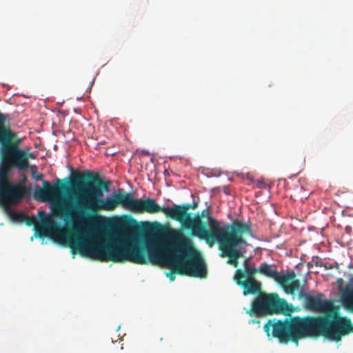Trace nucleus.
I'll use <instances>...</instances> for the list:
<instances>
[{
  "instance_id": "1",
  "label": "nucleus",
  "mask_w": 353,
  "mask_h": 353,
  "mask_svg": "<svg viewBox=\"0 0 353 353\" xmlns=\"http://www.w3.org/2000/svg\"><path fill=\"white\" fill-rule=\"evenodd\" d=\"M69 178L57 179L52 185L46 180L42 182L43 188L37 187L34 198L41 202L52 201L54 212L62 217L67 223H81L91 221L99 211H113L119 205L134 213H142V199H134L133 194L118 189L111 196L105 199L95 198L88 193L78 194L72 199L61 197V193L68 190Z\"/></svg>"
},
{
  "instance_id": "2",
  "label": "nucleus",
  "mask_w": 353,
  "mask_h": 353,
  "mask_svg": "<svg viewBox=\"0 0 353 353\" xmlns=\"http://www.w3.org/2000/svg\"><path fill=\"white\" fill-rule=\"evenodd\" d=\"M172 244L165 248L153 245L140 246L137 244H126L105 241L97 260L102 262L113 261L124 263L130 261L135 264L161 265L168 267L170 272L166 274L170 281H174L180 263L174 251Z\"/></svg>"
},
{
  "instance_id": "3",
  "label": "nucleus",
  "mask_w": 353,
  "mask_h": 353,
  "mask_svg": "<svg viewBox=\"0 0 353 353\" xmlns=\"http://www.w3.org/2000/svg\"><path fill=\"white\" fill-rule=\"evenodd\" d=\"M39 214L40 223L34 216L26 215L23 221L28 226L35 225L37 235L58 239L61 244L72 248L73 254L78 252L83 257L98 259L105 241L84 238L76 228L66 232L44 211H40Z\"/></svg>"
},
{
  "instance_id": "4",
  "label": "nucleus",
  "mask_w": 353,
  "mask_h": 353,
  "mask_svg": "<svg viewBox=\"0 0 353 353\" xmlns=\"http://www.w3.org/2000/svg\"><path fill=\"white\" fill-rule=\"evenodd\" d=\"M210 228L213 231L211 240H205L210 246L217 241L219 243V248L221 251V257H228L227 263L235 268L239 265V259L243 256V252L238 249L243 245H246L247 241L244 236L252 234V223L250 221L245 223L239 219H234L231 223L223 227L220 226V223L213 217H209Z\"/></svg>"
},
{
  "instance_id": "5",
  "label": "nucleus",
  "mask_w": 353,
  "mask_h": 353,
  "mask_svg": "<svg viewBox=\"0 0 353 353\" xmlns=\"http://www.w3.org/2000/svg\"><path fill=\"white\" fill-rule=\"evenodd\" d=\"M197 205L194 203L193 205L185 203L174 204L172 207H161L155 199L146 198L142 199V213L163 212L167 217L179 222L183 230H190L191 236H196L202 240H212L213 231L210 228L208 229L206 222L200 220L199 217H192V213L189 212L190 209H196Z\"/></svg>"
},
{
  "instance_id": "6",
  "label": "nucleus",
  "mask_w": 353,
  "mask_h": 353,
  "mask_svg": "<svg viewBox=\"0 0 353 353\" xmlns=\"http://www.w3.org/2000/svg\"><path fill=\"white\" fill-rule=\"evenodd\" d=\"M168 239L172 242V251L177 256L181 267L177 270L179 275L206 278V264L201 256L194 249L192 240L180 230H171Z\"/></svg>"
},
{
  "instance_id": "7",
  "label": "nucleus",
  "mask_w": 353,
  "mask_h": 353,
  "mask_svg": "<svg viewBox=\"0 0 353 353\" xmlns=\"http://www.w3.org/2000/svg\"><path fill=\"white\" fill-rule=\"evenodd\" d=\"M311 337L323 336L339 341L343 336L353 332V324L346 316H341L333 307L323 316H310Z\"/></svg>"
},
{
  "instance_id": "8",
  "label": "nucleus",
  "mask_w": 353,
  "mask_h": 353,
  "mask_svg": "<svg viewBox=\"0 0 353 353\" xmlns=\"http://www.w3.org/2000/svg\"><path fill=\"white\" fill-rule=\"evenodd\" d=\"M268 336L272 335L281 343L293 341L298 344L301 339L311 337L310 316H296L283 321L269 320L263 327Z\"/></svg>"
},
{
  "instance_id": "9",
  "label": "nucleus",
  "mask_w": 353,
  "mask_h": 353,
  "mask_svg": "<svg viewBox=\"0 0 353 353\" xmlns=\"http://www.w3.org/2000/svg\"><path fill=\"white\" fill-rule=\"evenodd\" d=\"M1 163L0 165V205L4 207L19 203L23 199L27 197L30 190L24 185L27 180L24 176L22 181L11 183L8 181V174L11 168L18 169V165L12 157L1 154Z\"/></svg>"
},
{
  "instance_id": "10",
  "label": "nucleus",
  "mask_w": 353,
  "mask_h": 353,
  "mask_svg": "<svg viewBox=\"0 0 353 353\" xmlns=\"http://www.w3.org/2000/svg\"><path fill=\"white\" fill-rule=\"evenodd\" d=\"M292 305H289L285 299L279 297L276 293H260L252 303V307L249 312L258 316L285 314L292 311Z\"/></svg>"
},
{
  "instance_id": "11",
  "label": "nucleus",
  "mask_w": 353,
  "mask_h": 353,
  "mask_svg": "<svg viewBox=\"0 0 353 353\" xmlns=\"http://www.w3.org/2000/svg\"><path fill=\"white\" fill-rule=\"evenodd\" d=\"M72 183L79 188L83 193H88L95 198H101L103 192H108L110 181L104 180L99 173L85 170L83 173L75 172Z\"/></svg>"
},
{
  "instance_id": "12",
  "label": "nucleus",
  "mask_w": 353,
  "mask_h": 353,
  "mask_svg": "<svg viewBox=\"0 0 353 353\" xmlns=\"http://www.w3.org/2000/svg\"><path fill=\"white\" fill-rule=\"evenodd\" d=\"M6 119V116L0 112L1 154H4L14 159L22 150L20 148V145L23 139L19 137L17 133L13 132L9 125H5Z\"/></svg>"
},
{
  "instance_id": "13",
  "label": "nucleus",
  "mask_w": 353,
  "mask_h": 353,
  "mask_svg": "<svg viewBox=\"0 0 353 353\" xmlns=\"http://www.w3.org/2000/svg\"><path fill=\"white\" fill-rule=\"evenodd\" d=\"M299 298L304 299V307L310 311L325 312V314L333 307L330 301L323 300V294L321 293L313 296L310 293H305L301 290L299 292Z\"/></svg>"
},
{
  "instance_id": "14",
  "label": "nucleus",
  "mask_w": 353,
  "mask_h": 353,
  "mask_svg": "<svg viewBox=\"0 0 353 353\" xmlns=\"http://www.w3.org/2000/svg\"><path fill=\"white\" fill-rule=\"evenodd\" d=\"M275 281L288 294L294 295L301 286V282L296 279V274L294 271L286 274L279 272Z\"/></svg>"
},
{
  "instance_id": "15",
  "label": "nucleus",
  "mask_w": 353,
  "mask_h": 353,
  "mask_svg": "<svg viewBox=\"0 0 353 353\" xmlns=\"http://www.w3.org/2000/svg\"><path fill=\"white\" fill-rule=\"evenodd\" d=\"M234 281L243 289L245 296L249 294H260L261 283L255 279H234Z\"/></svg>"
},
{
  "instance_id": "16",
  "label": "nucleus",
  "mask_w": 353,
  "mask_h": 353,
  "mask_svg": "<svg viewBox=\"0 0 353 353\" xmlns=\"http://www.w3.org/2000/svg\"><path fill=\"white\" fill-rule=\"evenodd\" d=\"M35 158L36 155L33 152H28L22 150L14 159L16 161V163L18 165V170L25 171L29 167L28 160L30 159H34Z\"/></svg>"
},
{
  "instance_id": "17",
  "label": "nucleus",
  "mask_w": 353,
  "mask_h": 353,
  "mask_svg": "<svg viewBox=\"0 0 353 353\" xmlns=\"http://www.w3.org/2000/svg\"><path fill=\"white\" fill-rule=\"evenodd\" d=\"M245 270L237 269L235 272L234 279H255L254 275L259 272L258 268L248 266V261L244 263Z\"/></svg>"
},
{
  "instance_id": "18",
  "label": "nucleus",
  "mask_w": 353,
  "mask_h": 353,
  "mask_svg": "<svg viewBox=\"0 0 353 353\" xmlns=\"http://www.w3.org/2000/svg\"><path fill=\"white\" fill-rule=\"evenodd\" d=\"M259 273L265 276L268 278L276 280L279 272L274 265H270L265 262L262 263L258 268Z\"/></svg>"
},
{
  "instance_id": "19",
  "label": "nucleus",
  "mask_w": 353,
  "mask_h": 353,
  "mask_svg": "<svg viewBox=\"0 0 353 353\" xmlns=\"http://www.w3.org/2000/svg\"><path fill=\"white\" fill-rule=\"evenodd\" d=\"M342 303L345 308L353 314V290H350L343 294Z\"/></svg>"
},
{
  "instance_id": "20",
  "label": "nucleus",
  "mask_w": 353,
  "mask_h": 353,
  "mask_svg": "<svg viewBox=\"0 0 353 353\" xmlns=\"http://www.w3.org/2000/svg\"><path fill=\"white\" fill-rule=\"evenodd\" d=\"M207 216V219H209V217H212V216L209 214L208 211L206 210H204L202 211V212L200 214L198 212L194 217H199L200 220H202L204 217ZM207 224L210 225L209 219H208Z\"/></svg>"
},
{
  "instance_id": "21",
  "label": "nucleus",
  "mask_w": 353,
  "mask_h": 353,
  "mask_svg": "<svg viewBox=\"0 0 353 353\" xmlns=\"http://www.w3.org/2000/svg\"><path fill=\"white\" fill-rule=\"evenodd\" d=\"M11 216L13 219L18 221H23L26 215L21 213L12 212Z\"/></svg>"
},
{
  "instance_id": "22",
  "label": "nucleus",
  "mask_w": 353,
  "mask_h": 353,
  "mask_svg": "<svg viewBox=\"0 0 353 353\" xmlns=\"http://www.w3.org/2000/svg\"><path fill=\"white\" fill-rule=\"evenodd\" d=\"M32 176H33V178L37 181L41 180L43 178V174H38L37 172H36V171L32 173Z\"/></svg>"
},
{
  "instance_id": "23",
  "label": "nucleus",
  "mask_w": 353,
  "mask_h": 353,
  "mask_svg": "<svg viewBox=\"0 0 353 353\" xmlns=\"http://www.w3.org/2000/svg\"><path fill=\"white\" fill-rule=\"evenodd\" d=\"M352 290H353V289Z\"/></svg>"
}]
</instances>
